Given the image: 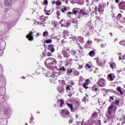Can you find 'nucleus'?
<instances>
[{
	"mask_svg": "<svg viewBox=\"0 0 125 125\" xmlns=\"http://www.w3.org/2000/svg\"><path fill=\"white\" fill-rule=\"evenodd\" d=\"M46 20V17H43V16H40L38 18L37 21H35L36 23H37L38 25H40V26H42V27H45V25H46V23L45 21Z\"/></svg>",
	"mask_w": 125,
	"mask_h": 125,
	"instance_id": "nucleus-1",
	"label": "nucleus"
},
{
	"mask_svg": "<svg viewBox=\"0 0 125 125\" xmlns=\"http://www.w3.org/2000/svg\"><path fill=\"white\" fill-rule=\"evenodd\" d=\"M52 61H53V59L50 58L47 59L45 61V64L48 69H52L53 66V62H52Z\"/></svg>",
	"mask_w": 125,
	"mask_h": 125,
	"instance_id": "nucleus-2",
	"label": "nucleus"
},
{
	"mask_svg": "<svg viewBox=\"0 0 125 125\" xmlns=\"http://www.w3.org/2000/svg\"><path fill=\"white\" fill-rule=\"evenodd\" d=\"M60 115L62 118H68L70 116V111L68 109H62L60 110Z\"/></svg>",
	"mask_w": 125,
	"mask_h": 125,
	"instance_id": "nucleus-3",
	"label": "nucleus"
},
{
	"mask_svg": "<svg viewBox=\"0 0 125 125\" xmlns=\"http://www.w3.org/2000/svg\"><path fill=\"white\" fill-rule=\"evenodd\" d=\"M114 109V105H112L109 106L107 110L108 114H106V117L108 120H110L112 118V113H113V110Z\"/></svg>",
	"mask_w": 125,
	"mask_h": 125,
	"instance_id": "nucleus-4",
	"label": "nucleus"
},
{
	"mask_svg": "<svg viewBox=\"0 0 125 125\" xmlns=\"http://www.w3.org/2000/svg\"><path fill=\"white\" fill-rule=\"evenodd\" d=\"M98 83L101 87H104L106 86V81L103 79H99Z\"/></svg>",
	"mask_w": 125,
	"mask_h": 125,
	"instance_id": "nucleus-5",
	"label": "nucleus"
},
{
	"mask_svg": "<svg viewBox=\"0 0 125 125\" xmlns=\"http://www.w3.org/2000/svg\"><path fill=\"white\" fill-rule=\"evenodd\" d=\"M62 53L65 58H68V57H70V53L67 51L66 48L62 49Z\"/></svg>",
	"mask_w": 125,
	"mask_h": 125,
	"instance_id": "nucleus-6",
	"label": "nucleus"
},
{
	"mask_svg": "<svg viewBox=\"0 0 125 125\" xmlns=\"http://www.w3.org/2000/svg\"><path fill=\"white\" fill-rule=\"evenodd\" d=\"M34 32L33 31H29L28 34L26 35V38L28 39V41L32 42V41H34Z\"/></svg>",
	"mask_w": 125,
	"mask_h": 125,
	"instance_id": "nucleus-7",
	"label": "nucleus"
},
{
	"mask_svg": "<svg viewBox=\"0 0 125 125\" xmlns=\"http://www.w3.org/2000/svg\"><path fill=\"white\" fill-rule=\"evenodd\" d=\"M118 6H119L120 9H121L122 10H125V1L120 2L118 4Z\"/></svg>",
	"mask_w": 125,
	"mask_h": 125,
	"instance_id": "nucleus-8",
	"label": "nucleus"
},
{
	"mask_svg": "<svg viewBox=\"0 0 125 125\" xmlns=\"http://www.w3.org/2000/svg\"><path fill=\"white\" fill-rule=\"evenodd\" d=\"M80 12L81 14L83 15V16H86V15H88V13H87V11H86L85 9H82L80 10Z\"/></svg>",
	"mask_w": 125,
	"mask_h": 125,
	"instance_id": "nucleus-9",
	"label": "nucleus"
},
{
	"mask_svg": "<svg viewBox=\"0 0 125 125\" xmlns=\"http://www.w3.org/2000/svg\"><path fill=\"white\" fill-rule=\"evenodd\" d=\"M66 105L68 106L69 109H70V110L71 112H73V113L75 112L76 109L74 108V106L73 105V104L67 103Z\"/></svg>",
	"mask_w": 125,
	"mask_h": 125,
	"instance_id": "nucleus-10",
	"label": "nucleus"
},
{
	"mask_svg": "<svg viewBox=\"0 0 125 125\" xmlns=\"http://www.w3.org/2000/svg\"><path fill=\"white\" fill-rule=\"evenodd\" d=\"M107 79L109 81H113L115 79V75L114 74H109L107 76Z\"/></svg>",
	"mask_w": 125,
	"mask_h": 125,
	"instance_id": "nucleus-11",
	"label": "nucleus"
},
{
	"mask_svg": "<svg viewBox=\"0 0 125 125\" xmlns=\"http://www.w3.org/2000/svg\"><path fill=\"white\" fill-rule=\"evenodd\" d=\"M4 3L6 6H9L12 4V1L11 0H4Z\"/></svg>",
	"mask_w": 125,
	"mask_h": 125,
	"instance_id": "nucleus-12",
	"label": "nucleus"
},
{
	"mask_svg": "<svg viewBox=\"0 0 125 125\" xmlns=\"http://www.w3.org/2000/svg\"><path fill=\"white\" fill-rule=\"evenodd\" d=\"M48 50H50V51H51V52H54L55 50L54 49V47H53V45L51 44L48 45Z\"/></svg>",
	"mask_w": 125,
	"mask_h": 125,
	"instance_id": "nucleus-13",
	"label": "nucleus"
},
{
	"mask_svg": "<svg viewBox=\"0 0 125 125\" xmlns=\"http://www.w3.org/2000/svg\"><path fill=\"white\" fill-rule=\"evenodd\" d=\"M79 10H80V9L79 8H75L73 9V10H72L73 14H74V15H76V14H77V13H79Z\"/></svg>",
	"mask_w": 125,
	"mask_h": 125,
	"instance_id": "nucleus-14",
	"label": "nucleus"
},
{
	"mask_svg": "<svg viewBox=\"0 0 125 125\" xmlns=\"http://www.w3.org/2000/svg\"><path fill=\"white\" fill-rule=\"evenodd\" d=\"M117 91H119V92H120L121 95H124V92L123 90H122L121 87H117Z\"/></svg>",
	"mask_w": 125,
	"mask_h": 125,
	"instance_id": "nucleus-15",
	"label": "nucleus"
},
{
	"mask_svg": "<svg viewBox=\"0 0 125 125\" xmlns=\"http://www.w3.org/2000/svg\"><path fill=\"white\" fill-rule=\"evenodd\" d=\"M58 90L60 93H62V92H64V88H63L62 87L58 86Z\"/></svg>",
	"mask_w": 125,
	"mask_h": 125,
	"instance_id": "nucleus-16",
	"label": "nucleus"
},
{
	"mask_svg": "<svg viewBox=\"0 0 125 125\" xmlns=\"http://www.w3.org/2000/svg\"><path fill=\"white\" fill-rule=\"evenodd\" d=\"M89 55H90L91 57H94V56L95 55V51H94V50L91 51L89 53Z\"/></svg>",
	"mask_w": 125,
	"mask_h": 125,
	"instance_id": "nucleus-17",
	"label": "nucleus"
},
{
	"mask_svg": "<svg viewBox=\"0 0 125 125\" xmlns=\"http://www.w3.org/2000/svg\"><path fill=\"white\" fill-rule=\"evenodd\" d=\"M92 119H94L95 118H97L98 117V114L97 112H94L92 114Z\"/></svg>",
	"mask_w": 125,
	"mask_h": 125,
	"instance_id": "nucleus-18",
	"label": "nucleus"
},
{
	"mask_svg": "<svg viewBox=\"0 0 125 125\" xmlns=\"http://www.w3.org/2000/svg\"><path fill=\"white\" fill-rule=\"evenodd\" d=\"M120 102H121V100H120V99H115V105H117V106H119L120 104Z\"/></svg>",
	"mask_w": 125,
	"mask_h": 125,
	"instance_id": "nucleus-19",
	"label": "nucleus"
},
{
	"mask_svg": "<svg viewBox=\"0 0 125 125\" xmlns=\"http://www.w3.org/2000/svg\"><path fill=\"white\" fill-rule=\"evenodd\" d=\"M59 71H62V72H66V68L64 66H62L61 68L58 69Z\"/></svg>",
	"mask_w": 125,
	"mask_h": 125,
	"instance_id": "nucleus-20",
	"label": "nucleus"
},
{
	"mask_svg": "<svg viewBox=\"0 0 125 125\" xmlns=\"http://www.w3.org/2000/svg\"><path fill=\"white\" fill-rule=\"evenodd\" d=\"M122 17H123V15H122V14H119L117 15L116 19H117V20H120V19L122 18Z\"/></svg>",
	"mask_w": 125,
	"mask_h": 125,
	"instance_id": "nucleus-21",
	"label": "nucleus"
},
{
	"mask_svg": "<svg viewBox=\"0 0 125 125\" xmlns=\"http://www.w3.org/2000/svg\"><path fill=\"white\" fill-rule=\"evenodd\" d=\"M4 113L5 115H8V113H9V108L5 109L4 111Z\"/></svg>",
	"mask_w": 125,
	"mask_h": 125,
	"instance_id": "nucleus-22",
	"label": "nucleus"
},
{
	"mask_svg": "<svg viewBox=\"0 0 125 125\" xmlns=\"http://www.w3.org/2000/svg\"><path fill=\"white\" fill-rule=\"evenodd\" d=\"M46 43H51L52 42V40L51 39H47L46 40Z\"/></svg>",
	"mask_w": 125,
	"mask_h": 125,
	"instance_id": "nucleus-23",
	"label": "nucleus"
},
{
	"mask_svg": "<svg viewBox=\"0 0 125 125\" xmlns=\"http://www.w3.org/2000/svg\"><path fill=\"white\" fill-rule=\"evenodd\" d=\"M48 36V32L47 31H44L43 33V37H47Z\"/></svg>",
	"mask_w": 125,
	"mask_h": 125,
	"instance_id": "nucleus-24",
	"label": "nucleus"
},
{
	"mask_svg": "<svg viewBox=\"0 0 125 125\" xmlns=\"http://www.w3.org/2000/svg\"><path fill=\"white\" fill-rule=\"evenodd\" d=\"M120 44H121L122 45H125V41L122 40L119 42Z\"/></svg>",
	"mask_w": 125,
	"mask_h": 125,
	"instance_id": "nucleus-25",
	"label": "nucleus"
},
{
	"mask_svg": "<svg viewBox=\"0 0 125 125\" xmlns=\"http://www.w3.org/2000/svg\"><path fill=\"white\" fill-rule=\"evenodd\" d=\"M89 83V80L88 79H86L85 80V83H83V84H85V85H88Z\"/></svg>",
	"mask_w": 125,
	"mask_h": 125,
	"instance_id": "nucleus-26",
	"label": "nucleus"
},
{
	"mask_svg": "<svg viewBox=\"0 0 125 125\" xmlns=\"http://www.w3.org/2000/svg\"><path fill=\"white\" fill-rule=\"evenodd\" d=\"M61 11L62 12V13H64L65 11H67V8L66 7H64L63 8H62L61 9Z\"/></svg>",
	"mask_w": 125,
	"mask_h": 125,
	"instance_id": "nucleus-27",
	"label": "nucleus"
},
{
	"mask_svg": "<svg viewBox=\"0 0 125 125\" xmlns=\"http://www.w3.org/2000/svg\"><path fill=\"white\" fill-rule=\"evenodd\" d=\"M110 67H111L112 69H114V68H116V63H112L110 65Z\"/></svg>",
	"mask_w": 125,
	"mask_h": 125,
	"instance_id": "nucleus-28",
	"label": "nucleus"
},
{
	"mask_svg": "<svg viewBox=\"0 0 125 125\" xmlns=\"http://www.w3.org/2000/svg\"><path fill=\"white\" fill-rule=\"evenodd\" d=\"M92 44V41H87L86 42V44H87L88 45H90V44Z\"/></svg>",
	"mask_w": 125,
	"mask_h": 125,
	"instance_id": "nucleus-29",
	"label": "nucleus"
},
{
	"mask_svg": "<svg viewBox=\"0 0 125 125\" xmlns=\"http://www.w3.org/2000/svg\"><path fill=\"white\" fill-rule=\"evenodd\" d=\"M64 104V101L62 99L60 100V107H62V105Z\"/></svg>",
	"mask_w": 125,
	"mask_h": 125,
	"instance_id": "nucleus-30",
	"label": "nucleus"
},
{
	"mask_svg": "<svg viewBox=\"0 0 125 125\" xmlns=\"http://www.w3.org/2000/svg\"><path fill=\"white\" fill-rule=\"evenodd\" d=\"M56 4H57V5H61V4H62V2H61V1H57L56 2Z\"/></svg>",
	"mask_w": 125,
	"mask_h": 125,
	"instance_id": "nucleus-31",
	"label": "nucleus"
},
{
	"mask_svg": "<svg viewBox=\"0 0 125 125\" xmlns=\"http://www.w3.org/2000/svg\"><path fill=\"white\" fill-rule=\"evenodd\" d=\"M79 40L80 41V42H82V43H83V38L80 37Z\"/></svg>",
	"mask_w": 125,
	"mask_h": 125,
	"instance_id": "nucleus-32",
	"label": "nucleus"
},
{
	"mask_svg": "<svg viewBox=\"0 0 125 125\" xmlns=\"http://www.w3.org/2000/svg\"><path fill=\"white\" fill-rule=\"evenodd\" d=\"M106 45H107V44H104V43H102L100 45V47L102 48L103 47H106Z\"/></svg>",
	"mask_w": 125,
	"mask_h": 125,
	"instance_id": "nucleus-33",
	"label": "nucleus"
},
{
	"mask_svg": "<svg viewBox=\"0 0 125 125\" xmlns=\"http://www.w3.org/2000/svg\"><path fill=\"white\" fill-rule=\"evenodd\" d=\"M72 72H73V70L70 69L67 70V74H69V75H71L72 74Z\"/></svg>",
	"mask_w": 125,
	"mask_h": 125,
	"instance_id": "nucleus-34",
	"label": "nucleus"
},
{
	"mask_svg": "<svg viewBox=\"0 0 125 125\" xmlns=\"http://www.w3.org/2000/svg\"><path fill=\"white\" fill-rule=\"evenodd\" d=\"M56 14L57 15V16H60L61 14H60V11H57L56 12Z\"/></svg>",
	"mask_w": 125,
	"mask_h": 125,
	"instance_id": "nucleus-35",
	"label": "nucleus"
},
{
	"mask_svg": "<svg viewBox=\"0 0 125 125\" xmlns=\"http://www.w3.org/2000/svg\"><path fill=\"white\" fill-rule=\"evenodd\" d=\"M86 68H88V69H90V68H91V66L90 65H89V64L88 63H87L86 64Z\"/></svg>",
	"mask_w": 125,
	"mask_h": 125,
	"instance_id": "nucleus-36",
	"label": "nucleus"
},
{
	"mask_svg": "<svg viewBox=\"0 0 125 125\" xmlns=\"http://www.w3.org/2000/svg\"><path fill=\"white\" fill-rule=\"evenodd\" d=\"M74 57H75V59H74L75 61H79V60H78V56H77V54H76V55H75Z\"/></svg>",
	"mask_w": 125,
	"mask_h": 125,
	"instance_id": "nucleus-37",
	"label": "nucleus"
},
{
	"mask_svg": "<svg viewBox=\"0 0 125 125\" xmlns=\"http://www.w3.org/2000/svg\"><path fill=\"white\" fill-rule=\"evenodd\" d=\"M48 4V1H47V0H44V4L45 5H46V4Z\"/></svg>",
	"mask_w": 125,
	"mask_h": 125,
	"instance_id": "nucleus-38",
	"label": "nucleus"
},
{
	"mask_svg": "<svg viewBox=\"0 0 125 125\" xmlns=\"http://www.w3.org/2000/svg\"><path fill=\"white\" fill-rule=\"evenodd\" d=\"M71 54L72 55H73V56H74L75 55H76V54H77V53H76V51H72Z\"/></svg>",
	"mask_w": 125,
	"mask_h": 125,
	"instance_id": "nucleus-39",
	"label": "nucleus"
},
{
	"mask_svg": "<svg viewBox=\"0 0 125 125\" xmlns=\"http://www.w3.org/2000/svg\"><path fill=\"white\" fill-rule=\"evenodd\" d=\"M3 53V50H0V56H1V55H2Z\"/></svg>",
	"mask_w": 125,
	"mask_h": 125,
	"instance_id": "nucleus-40",
	"label": "nucleus"
},
{
	"mask_svg": "<svg viewBox=\"0 0 125 125\" xmlns=\"http://www.w3.org/2000/svg\"><path fill=\"white\" fill-rule=\"evenodd\" d=\"M87 85H85V84H83V86L86 89H87L88 88V87L87 86Z\"/></svg>",
	"mask_w": 125,
	"mask_h": 125,
	"instance_id": "nucleus-41",
	"label": "nucleus"
},
{
	"mask_svg": "<svg viewBox=\"0 0 125 125\" xmlns=\"http://www.w3.org/2000/svg\"><path fill=\"white\" fill-rule=\"evenodd\" d=\"M83 102H85L86 101V97H83Z\"/></svg>",
	"mask_w": 125,
	"mask_h": 125,
	"instance_id": "nucleus-42",
	"label": "nucleus"
},
{
	"mask_svg": "<svg viewBox=\"0 0 125 125\" xmlns=\"http://www.w3.org/2000/svg\"><path fill=\"white\" fill-rule=\"evenodd\" d=\"M102 8H103L102 4H100V5H99V9H102Z\"/></svg>",
	"mask_w": 125,
	"mask_h": 125,
	"instance_id": "nucleus-43",
	"label": "nucleus"
},
{
	"mask_svg": "<svg viewBox=\"0 0 125 125\" xmlns=\"http://www.w3.org/2000/svg\"><path fill=\"white\" fill-rule=\"evenodd\" d=\"M83 65H80L79 66V69H81L82 68H83Z\"/></svg>",
	"mask_w": 125,
	"mask_h": 125,
	"instance_id": "nucleus-44",
	"label": "nucleus"
},
{
	"mask_svg": "<svg viewBox=\"0 0 125 125\" xmlns=\"http://www.w3.org/2000/svg\"><path fill=\"white\" fill-rule=\"evenodd\" d=\"M69 124H73V120H72V119H69Z\"/></svg>",
	"mask_w": 125,
	"mask_h": 125,
	"instance_id": "nucleus-45",
	"label": "nucleus"
},
{
	"mask_svg": "<svg viewBox=\"0 0 125 125\" xmlns=\"http://www.w3.org/2000/svg\"><path fill=\"white\" fill-rule=\"evenodd\" d=\"M42 72H43V74H45L46 73L45 72L46 70L45 68H42Z\"/></svg>",
	"mask_w": 125,
	"mask_h": 125,
	"instance_id": "nucleus-46",
	"label": "nucleus"
},
{
	"mask_svg": "<svg viewBox=\"0 0 125 125\" xmlns=\"http://www.w3.org/2000/svg\"><path fill=\"white\" fill-rule=\"evenodd\" d=\"M52 55V54H51V52H48V53H47L48 56H51Z\"/></svg>",
	"mask_w": 125,
	"mask_h": 125,
	"instance_id": "nucleus-47",
	"label": "nucleus"
},
{
	"mask_svg": "<svg viewBox=\"0 0 125 125\" xmlns=\"http://www.w3.org/2000/svg\"><path fill=\"white\" fill-rule=\"evenodd\" d=\"M66 89H67V90H70L71 88H70V86H67L66 87Z\"/></svg>",
	"mask_w": 125,
	"mask_h": 125,
	"instance_id": "nucleus-48",
	"label": "nucleus"
},
{
	"mask_svg": "<svg viewBox=\"0 0 125 125\" xmlns=\"http://www.w3.org/2000/svg\"><path fill=\"white\" fill-rule=\"evenodd\" d=\"M67 14H68V15H71V14H72V15H73V12L72 13L71 12H68L67 13Z\"/></svg>",
	"mask_w": 125,
	"mask_h": 125,
	"instance_id": "nucleus-49",
	"label": "nucleus"
},
{
	"mask_svg": "<svg viewBox=\"0 0 125 125\" xmlns=\"http://www.w3.org/2000/svg\"><path fill=\"white\" fill-rule=\"evenodd\" d=\"M72 39H73V41H76V40H77V38H76V36L73 37Z\"/></svg>",
	"mask_w": 125,
	"mask_h": 125,
	"instance_id": "nucleus-50",
	"label": "nucleus"
},
{
	"mask_svg": "<svg viewBox=\"0 0 125 125\" xmlns=\"http://www.w3.org/2000/svg\"><path fill=\"white\" fill-rule=\"evenodd\" d=\"M80 15H81V14H80V15H78V18L79 19H82V16H81Z\"/></svg>",
	"mask_w": 125,
	"mask_h": 125,
	"instance_id": "nucleus-51",
	"label": "nucleus"
},
{
	"mask_svg": "<svg viewBox=\"0 0 125 125\" xmlns=\"http://www.w3.org/2000/svg\"><path fill=\"white\" fill-rule=\"evenodd\" d=\"M115 2L116 3H119L120 2V0H115Z\"/></svg>",
	"mask_w": 125,
	"mask_h": 125,
	"instance_id": "nucleus-52",
	"label": "nucleus"
},
{
	"mask_svg": "<svg viewBox=\"0 0 125 125\" xmlns=\"http://www.w3.org/2000/svg\"><path fill=\"white\" fill-rule=\"evenodd\" d=\"M66 25H67V26H70V25H71V22H67Z\"/></svg>",
	"mask_w": 125,
	"mask_h": 125,
	"instance_id": "nucleus-53",
	"label": "nucleus"
},
{
	"mask_svg": "<svg viewBox=\"0 0 125 125\" xmlns=\"http://www.w3.org/2000/svg\"><path fill=\"white\" fill-rule=\"evenodd\" d=\"M8 8H6L5 9V11H4V12H7V11H8Z\"/></svg>",
	"mask_w": 125,
	"mask_h": 125,
	"instance_id": "nucleus-54",
	"label": "nucleus"
},
{
	"mask_svg": "<svg viewBox=\"0 0 125 125\" xmlns=\"http://www.w3.org/2000/svg\"><path fill=\"white\" fill-rule=\"evenodd\" d=\"M98 122L99 123V125H101V120H98Z\"/></svg>",
	"mask_w": 125,
	"mask_h": 125,
	"instance_id": "nucleus-55",
	"label": "nucleus"
},
{
	"mask_svg": "<svg viewBox=\"0 0 125 125\" xmlns=\"http://www.w3.org/2000/svg\"><path fill=\"white\" fill-rule=\"evenodd\" d=\"M110 99L111 100H114V98L113 97H110Z\"/></svg>",
	"mask_w": 125,
	"mask_h": 125,
	"instance_id": "nucleus-56",
	"label": "nucleus"
},
{
	"mask_svg": "<svg viewBox=\"0 0 125 125\" xmlns=\"http://www.w3.org/2000/svg\"><path fill=\"white\" fill-rule=\"evenodd\" d=\"M95 11H97V6L95 7Z\"/></svg>",
	"mask_w": 125,
	"mask_h": 125,
	"instance_id": "nucleus-57",
	"label": "nucleus"
},
{
	"mask_svg": "<svg viewBox=\"0 0 125 125\" xmlns=\"http://www.w3.org/2000/svg\"><path fill=\"white\" fill-rule=\"evenodd\" d=\"M94 90H95V91H98V88H95L94 89Z\"/></svg>",
	"mask_w": 125,
	"mask_h": 125,
	"instance_id": "nucleus-58",
	"label": "nucleus"
},
{
	"mask_svg": "<svg viewBox=\"0 0 125 125\" xmlns=\"http://www.w3.org/2000/svg\"><path fill=\"white\" fill-rule=\"evenodd\" d=\"M116 111H117V107H116L114 109V113H116Z\"/></svg>",
	"mask_w": 125,
	"mask_h": 125,
	"instance_id": "nucleus-59",
	"label": "nucleus"
},
{
	"mask_svg": "<svg viewBox=\"0 0 125 125\" xmlns=\"http://www.w3.org/2000/svg\"><path fill=\"white\" fill-rule=\"evenodd\" d=\"M97 63L98 64V65H100V63H99L98 62V60H97Z\"/></svg>",
	"mask_w": 125,
	"mask_h": 125,
	"instance_id": "nucleus-60",
	"label": "nucleus"
},
{
	"mask_svg": "<svg viewBox=\"0 0 125 125\" xmlns=\"http://www.w3.org/2000/svg\"><path fill=\"white\" fill-rule=\"evenodd\" d=\"M46 14L47 15H49V11L48 12H47V13H46Z\"/></svg>",
	"mask_w": 125,
	"mask_h": 125,
	"instance_id": "nucleus-61",
	"label": "nucleus"
},
{
	"mask_svg": "<svg viewBox=\"0 0 125 125\" xmlns=\"http://www.w3.org/2000/svg\"><path fill=\"white\" fill-rule=\"evenodd\" d=\"M119 60H122V57H119Z\"/></svg>",
	"mask_w": 125,
	"mask_h": 125,
	"instance_id": "nucleus-62",
	"label": "nucleus"
},
{
	"mask_svg": "<svg viewBox=\"0 0 125 125\" xmlns=\"http://www.w3.org/2000/svg\"><path fill=\"white\" fill-rule=\"evenodd\" d=\"M68 65H69V64L68 63L65 64V66H68Z\"/></svg>",
	"mask_w": 125,
	"mask_h": 125,
	"instance_id": "nucleus-63",
	"label": "nucleus"
},
{
	"mask_svg": "<svg viewBox=\"0 0 125 125\" xmlns=\"http://www.w3.org/2000/svg\"><path fill=\"white\" fill-rule=\"evenodd\" d=\"M80 49L83 50V47H80Z\"/></svg>",
	"mask_w": 125,
	"mask_h": 125,
	"instance_id": "nucleus-64",
	"label": "nucleus"
}]
</instances>
